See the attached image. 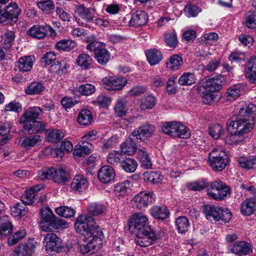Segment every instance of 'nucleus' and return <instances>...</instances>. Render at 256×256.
I'll return each mask as SVG.
<instances>
[{
	"label": "nucleus",
	"mask_w": 256,
	"mask_h": 256,
	"mask_svg": "<svg viewBox=\"0 0 256 256\" xmlns=\"http://www.w3.org/2000/svg\"><path fill=\"white\" fill-rule=\"evenodd\" d=\"M134 137L130 136L121 145L122 152L131 156L135 153L136 150V144L133 140Z\"/></svg>",
	"instance_id": "nucleus-31"
},
{
	"label": "nucleus",
	"mask_w": 256,
	"mask_h": 256,
	"mask_svg": "<svg viewBox=\"0 0 256 256\" xmlns=\"http://www.w3.org/2000/svg\"><path fill=\"white\" fill-rule=\"evenodd\" d=\"M76 231L84 236L78 243V250L82 255L89 254L102 244L103 234L92 217L86 215L79 216L74 224Z\"/></svg>",
	"instance_id": "nucleus-1"
},
{
	"label": "nucleus",
	"mask_w": 256,
	"mask_h": 256,
	"mask_svg": "<svg viewBox=\"0 0 256 256\" xmlns=\"http://www.w3.org/2000/svg\"><path fill=\"white\" fill-rule=\"evenodd\" d=\"M219 184L218 182L214 181L210 184L209 187L208 188V196L213 199L216 200H220L223 199V194H220L218 192V188H220L218 187Z\"/></svg>",
	"instance_id": "nucleus-44"
},
{
	"label": "nucleus",
	"mask_w": 256,
	"mask_h": 256,
	"mask_svg": "<svg viewBox=\"0 0 256 256\" xmlns=\"http://www.w3.org/2000/svg\"><path fill=\"white\" fill-rule=\"evenodd\" d=\"M148 20V16L142 10H138L134 13L130 21L132 26H139L146 24Z\"/></svg>",
	"instance_id": "nucleus-25"
},
{
	"label": "nucleus",
	"mask_w": 256,
	"mask_h": 256,
	"mask_svg": "<svg viewBox=\"0 0 256 256\" xmlns=\"http://www.w3.org/2000/svg\"><path fill=\"white\" fill-rule=\"evenodd\" d=\"M92 148V144L90 142L84 140L80 142L78 144L74 146V158L76 160L89 154L90 153Z\"/></svg>",
	"instance_id": "nucleus-18"
},
{
	"label": "nucleus",
	"mask_w": 256,
	"mask_h": 256,
	"mask_svg": "<svg viewBox=\"0 0 256 256\" xmlns=\"http://www.w3.org/2000/svg\"><path fill=\"white\" fill-rule=\"evenodd\" d=\"M235 110L238 116V120L228 124V130L232 128L238 134L244 136V134L251 132L254 128L256 105L242 102L236 106Z\"/></svg>",
	"instance_id": "nucleus-2"
},
{
	"label": "nucleus",
	"mask_w": 256,
	"mask_h": 256,
	"mask_svg": "<svg viewBox=\"0 0 256 256\" xmlns=\"http://www.w3.org/2000/svg\"><path fill=\"white\" fill-rule=\"evenodd\" d=\"M196 78L192 72L184 73L178 79V82L182 86L191 85L195 83Z\"/></svg>",
	"instance_id": "nucleus-50"
},
{
	"label": "nucleus",
	"mask_w": 256,
	"mask_h": 256,
	"mask_svg": "<svg viewBox=\"0 0 256 256\" xmlns=\"http://www.w3.org/2000/svg\"><path fill=\"white\" fill-rule=\"evenodd\" d=\"M220 80L218 78H210L200 84L199 90H202L216 92L221 89Z\"/></svg>",
	"instance_id": "nucleus-20"
},
{
	"label": "nucleus",
	"mask_w": 256,
	"mask_h": 256,
	"mask_svg": "<svg viewBox=\"0 0 256 256\" xmlns=\"http://www.w3.org/2000/svg\"><path fill=\"white\" fill-rule=\"evenodd\" d=\"M150 80L151 84L155 87L162 86L166 82V79L162 75L152 76Z\"/></svg>",
	"instance_id": "nucleus-64"
},
{
	"label": "nucleus",
	"mask_w": 256,
	"mask_h": 256,
	"mask_svg": "<svg viewBox=\"0 0 256 256\" xmlns=\"http://www.w3.org/2000/svg\"><path fill=\"white\" fill-rule=\"evenodd\" d=\"M15 38V34L12 31H8L0 38V43L4 49H10L12 46Z\"/></svg>",
	"instance_id": "nucleus-40"
},
{
	"label": "nucleus",
	"mask_w": 256,
	"mask_h": 256,
	"mask_svg": "<svg viewBox=\"0 0 256 256\" xmlns=\"http://www.w3.org/2000/svg\"><path fill=\"white\" fill-rule=\"evenodd\" d=\"M224 128L220 124H212L209 127V134L214 139L218 138L224 132Z\"/></svg>",
	"instance_id": "nucleus-52"
},
{
	"label": "nucleus",
	"mask_w": 256,
	"mask_h": 256,
	"mask_svg": "<svg viewBox=\"0 0 256 256\" xmlns=\"http://www.w3.org/2000/svg\"><path fill=\"white\" fill-rule=\"evenodd\" d=\"M148 217L142 212L135 213L132 214L129 221L130 227L134 228L135 232H140L147 230L146 226L148 225Z\"/></svg>",
	"instance_id": "nucleus-8"
},
{
	"label": "nucleus",
	"mask_w": 256,
	"mask_h": 256,
	"mask_svg": "<svg viewBox=\"0 0 256 256\" xmlns=\"http://www.w3.org/2000/svg\"><path fill=\"white\" fill-rule=\"evenodd\" d=\"M244 24L248 28H256V14L253 12L247 13L244 17Z\"/></svg>",
	"instance_id": "nucleus-55"
},
{
	"label": "nucleus",
	"mask_w": 256,
	"mask_h": 256,
	"mask_svg": "<svg viewBox=\"0 0 256 256\" xmlns=\"http://www.w3.org/2000/svg\"><path fill=\"white\" fill-rule=\"evenodd\" d=\"M116 176L114 168L108 165L101 167L98 174V178L103 184H108L113 180Z\"/></svg>",
	"instance_id": "nucleus-16"
},
{
	"label": "nucleus",
	"mask_w": 256,
	"mask_h": 256,
	"mask_svg": "<svg viewBox=\"0 0 256 256\" xmlns=\"http://www.w3.org/2000/svg\"><path fill=\"white\" fill-rule=\"evenodd\" d=\"M256 209V199L247 198L242 204L240 210L244 216L251 215Z\"/></svg>",
	"instance_id": "nucleus-30"
},
{
	"label": "nucleus",
	"mask_w": 256,
	"mask_h": 256,
	"mask_svg": "<svg viewBox=\"0 0 256 256\" xmlns=\"http://www.w3.org/2000/svg\"><path fill=\"white\" fill-rule=\"evenodd\" d=\"M44 88L42 83L32 82L26 90L28 94H40Z\"/></svg>",
	"instance_id": "nucleus-56"
},
{
	"label": "nucleus",
	"mask_w": 256,
	"mask_h": 256,
	"mask_svg": "<svg viewBox=\"0 0 256 256\" xmlns=\"http://www.w3.org/2000/svg\"><path fill=\"white\" fill-rule=\"evenodd\" d=\"M156 104V99L152 94L144 97L142 99L140 108L142 110L152 108Z\"/></svg>",
	"instance_id": "nucleus-49"
},
{
	"label": "nucleus",
	"mask_w": 256,
	"mask_h": 256,
	"mask_svg": "<svg viewBox=\"0 0 256 256\" xmlns=\"http://www.w3.org/2000/svg\"><path fill=\"white\" fill-rule=\"evenodd\" d=\"M228 250L230 252L241 256L250 254L252 251V248L249 243L245 241H239L229 245Z\"/></svg>",
	"instance_id": "nucleus-13"
},
{
	"label": "nucleus",
	"mask_w": 256,
	"mask_h": 256,
	"mask_svg": "<svg viewBox=\"0 0 256 256\" xmlns=\"http://www.w3.org/2000/svg\"><path fill=\"white\" fill-rule=\"evenodd\" d=\"M96 90L95 86L90 84H82L78 88V92L84 96H90Z\"/></svg>",
	"instance_id": "nucleus-60"
},
{
	"label": "nucleus",
	"mask_w": 256,
	"mask_h": 256,
	"mask_svg": "<svg viewBox=\"0 0 256 256\" xmlns=\"http://www.w3.org/2000/svg\"><path fill=\"white\" fill-rule=\"evenodd\" d=\"M156 240V236L150 228L136 232V243L142 247L150 246Z\"/></svg>",
	"instance_id": "nucleus-11"
},
{
	"label": "nucleus",
	"mask_w": 256,
	"mask_h": 256,
	"mask_svg": "<svg viewBox=\"0 0 256 256\" xmlns=\"http://www.w3.org/2000/svg\"><path fill=\"white\" fill-rule=\"evenodd\" d=\"M161 130L164 134L175 138H186L190 136V130L182 122H166L162 125Z\"/></svg>",
	"instance_id": "nucleus-6"
},
{
	"label": "nucleus",
	"mask_w": 256,
	"mask_h": 256,
	"mask_svg": "<svg viewBox=\"0 0 256 256\" xmlns=\"http://www.w3.org/2000/svg\"><path fill=\"white\" fill-rule=\"evenodd\" d=\"M21 12V9L18 4L14 2H10L4 12L7 20L10 19L14 21L17 20L18 16Z\"/></svg>",
	"instance_id": "nucleus-27"
},
{
	"label": "nucleus",
	"mask_w": 256,
	"mask_h": 256,
	"mask_svg": "<svg viewBox=\"0 0 256 256\" xmlns=\"http://www.w3.org/2000/svg\"><path fill=\"white\" fill-rule=\"evenodd\" d=\"M78 15L86 22H91L94 17V11L86 8L82 6H79L76 10Z\"/></svg>",
	"instance_id": "nucleus-42"
},
{
	"label": "nucleus",
	"mask_w": 256,
	"mask_h": 256,
	"mask_svg": "<svg viewBox=\"0 0 256 256\" xmlns=\"http://www.w3.org/2000/svg\"><path fill=\"white\" fill-rule=\"evenodd\" d=\"M38 242L33 240H29L26 242L20 244L13 252L14 256H32L34 252Z\"/></svg>",
	"instance_id": "nucleus-10"
},
{
	"label": "nucleus",
	"mask_w": 256,
	"mask_h": 256,
	"mask_svg": "<svg viewBox=\"0 0 256 256\" xmlns=\"http://www.w3.org/2000/svg\"><path fill=\"white\" fill-rule=\"evenodd\" d=\"M40 140V136L38 135L26 137L22 142V146L26 148H29L34 146Z\"/></svg>",
	"instance_id": "nucleus-57"
},
{
	"label": "nucleus",
	"mask_w": 256,
	"mask_h": 256,
	"mask_svg": "<svg viewBox=\"0 0 256 256\" xmlns=\"http://www.w3.org/2000/svg\"><path fill=\"white\" fill-rule=\"evenodd\" d=\"M42 188V185L38 184L26 190L24 194L21 196V200L23 204L28 205L32 204L35 199L36 192L41 190Z\"/></svg>",
	"instance_id": "nucleus-22"
},
{
	"label": "nucleus",
	"mask_w": 256,
	"mask_h": 256,
	"mask_svg": "<svg viewBox=\"0 0 256 256\" xmlns=\"http://www.w3.org/2000/svg\"><path fill=\"white\" fill-rule=\"evenodd\" d=\"M228 130L230 134L226 136L224 138V142L226 144L228 145L238 144L244 140L245 136L240 134L232 128L231 130H228Z\"/></svg>",
	"instance_id": "nucleus-28"
},
{
	"label": "nucleus",
	"mask_w": 256,
	"mask_h": 256,
	"mask_svg": "<svg viewBox=\"0 0 256 256\" xmlns=\"http://www.w3.org/2000/svg\"><path fill=\"white\" fill-rule=\"evenodd\" d=\"M230 156L222 148H214L208 154V160H229Z\"/></svg>",
	"instance_id": "nucleus-29"
},
{
	"label": "nucleus",
	"mask_w": 256,
	"mask_h": 256,
	"mask_svg": "<svg viewBox=\"0 0 256 256\" xmlns=\"http://www.w3.org/2000/svg\"><path fill=\"white\" fill-rule=\"evenodd\" d=\"M38 8L46 14H50L54 10V6L52 0L37 4Z\"/></svg>",
	"instance_id": "nucleus-61"
},
{
	"label": "nucleus",
	"mask_w": 256,
	"mask_h": 256,
	"mask_svg": "<svg viewBox=\"0 0 256 256\" xmlns=\"http://www.w3.org/2000/svg\"><path fill=\"white\" fill-rule=\"evenodd\" d=\"M245 74L251 82L256 84V56L251 58L245 64Z\"/></svg>",
	"instance_id": "nucleus-23"
},
{
	"label": "nucleus",
	"mask_w": 256,
	"mask_h": 256,
	"mask_svg": "<svg viewBox=\"0 0 256 256\" xmlns=\"http://www.w3.org/2000/svg\"><path fill=\"white\" fill-rule=\"evenodd\" d=\"M42 112V110L38 106H34L28 108L22 114L20 119V123L28 124L32 122V121L36 120L38 118Z\"/></svg>",
	"instance_id": "nucleus-19"
},
{
	"label": "nucleus",
	"mask_w": 256,
	"mask_h": 256,
	"mask_svg": "<svg viewBox=\"0 0 256 256\" xmlns=\"http://www.w3.org/2000/svg\"><path fill=\"white\" fill-rule=\"evenodd\" d=\"M176 224L179 232L185 233L188 230L189 222L188 218L184 216H179L176 221Z\"/></svg>",
	"instance_id": "nucleus-47"
},
{
	"label": "nucleus",
	"mask_w": 256,
	"mask_h": 256,
	"mask_svg": "<svg viewBox=\"0 0 256 256\" xmlns=\"http://www.w3.org/2000/svg\"><path fill=\"white\" fill-rule=\"evenodd\" d=\"M201 12V9L192 4H186L184 9V13L188 18L196 17Z\"/></svg>",
	"instance_id": "nucleus-53"
},
{
	"label": "nucleus",
	"mask_w": 256,
	"mask_h": 256,
	"mask_svg": "<svg viewBox=\"0 0 256 256\" xmlns=\"http://www.w3.org/2000/svg\"><path fill=\"white\" fill-rule=\"evenodd\" d=\"M92 61V58L90 56L86 54H80L76 59L78 64L84 70L88 69L90 68Z\"/></svg>",
	"instance_id": "nucleus-48"
},
{
	"label": "nucleus",
	"mask_w": 256,
	"mask_h": 256,
	"mask_svg": "<svg viewBox=\"0 0 256 256\" xmlns=\"http://www.w3.org/2000/svg\"><path fill=\"white\" fill-rule=\"evenodd\" d=\"M11 130V125L10 122H4L0 124V136H2V139L0 140V145L6 144L10 138L8 135Z\"/></svg>",
	"instance_id": "nucleus-43"
},
{
	"label": "nucleus",
	"mask_w": 256,
	"mask_h": 256,
	"mask_svg": "<svg viewBox=\"0 0 256 256\" xmlns=\"http://www.w3.org/2000/svg\"><path fill=\"white\" fill-rule=\"evenodd\" d=\"M114 113L118 117L125 116L128 112L127 102L120 100L117 102L114 108Z\"/></svg>",
	"instance_id": "nucleus-45"
},
{
	"label": "nucleus",
	"mask_w": 256,
	"mask_h": 256,
	"mask_svg": "<svg viewBox=\"0 0 256 256\" xmlns=\"http://www.w3.org/2000/svg\"><path fill=\"white\" fill-rule=\"evenodd\" d=\"M88 210L90 214L93 215H98L104 212V206L100 204L91 203L89 204Z\"/></svg>",
	"instance_id": "nucleus-62"
},
{
	"label": "nucleus",
	"mask_w": 256,
	"mask_h": 256,
	"mask_svg": "<svg viewBox=\"0 0 256 256\" xmlns=\"http://www.w3.org/2000/svg\"><path fill=\"white\" fill-rule=\"evenodd\" d=\"M147 60L150 65H155L162 60L161 52L156 49H151L146 52Z\"/></svg>",
	"instance_id": "nucleus-39"
},
{
	"label": "nucleus",
	"mask_w": 256,
	"mask_h": 256,
	"mask_svg": "<svg viewBox=\"0 0 256 256\" xmlns=\"http://www.w3.org/2000/svg\"><path fill=\"white\" fill-rule=\"evenodd\" d=\"M61 240L54 233L47 234L44 238V244L47 251L58 252L62 247Z\"/></svg>",
	"instance_id": "nucleus-12"
},
{
	"label": "nucleus",
	"mask_w": 256,
	"mask_h": 256,
	"mask_svg": "<svg viewBox=\"0 0 256 256\" xmlns=\"http://www.w3.org/2000/svg\"><path fill=\"white\" fill-rule=\"evenodd\" d=\"M46 135L48 141L52 143L60 142L64 136V132L58 129L47 130Z\"/></svg>",
	"instance_id": "nucleus-37"
},
{
	"label": "nucleus",
	"mask_w": 256,
	"mask_h": 256,
	"mask_svg": "<svg viewBox=\"0 0 256 256\" xmlns=\"http://www.w3.org/2000/svg\"><path fill=\"white\" fill-rule=\"evenodd\" d=\"M48 32L50 33L51 35L56 33L54 29L47 24L44 26L36 25L30 29L28 34L33 38L42 39L46 36Z\"/></svg>",
	"instance_id": "nucleus-15"
},
{
	"label": "nucleus",
	"mask_w": 256,
	"mask_h": 256,
	"mask_svg": "<svg viewBox=\"0 0 256 256\" xmlns=\"http://www.w3.org/2000/svg\"><path fill=\"white\" fill-rule=\"evenodd\" d=\"M70 65L62 61L61 62H56L52 64L49 68L50 72L56 74L58 76H62L66 74L68 68H70Z\"/></svg>",
	"instance_id": "nucleus-33"
},
{
	"label": "nucleus",
	"mask_w": 256,
	"mask_h": 256,
	"mask_svg": "<svg viewBox=\"0 0 256 256\" xmlns=\"http://www.w3.org/2000/svg\"><path fill=\"white\" fill-rule=\"evenodd\" d=\"M204 212L208 220L219 224L228 222L232 217V213L228 209L214 205L205 206Z\"/></svg>",
	"instance_id": "nucleus-3"
},
{
	"label": "nucleus",
	"mask_w": 256,
	"mask_h": 256,
	"mask_svg": "<svg viewBox=\"0 0 256 256\" xmlns=\"http://www.w3.org/2000/svg\"><path fill=\"white\" fill-rule=\"evenodd\" d=\"M87 40L91 42L86 47L90 52L94 54L95 58L100 64L105 65L110 60V52L106 48L104 43L99 42H93L94 37L90 36L87 37Z\"/></svg>",
	"instance_id": "nucleus-5"
},
{
	"label": "nucleus",
	"mask_w": 256,
	"mask_h": 256,
	"mask_svg": "<svg viewBox=\"0 0 256 256\" xmlns=\"http://www.w3.org/2000/svg\"><path fill=\"white\" fill-rule=\"evenodd\" d=\"M120 166L126 172H133L136 170L138 164L136 161H121Z\"/></svg>",
	"instance_id": "nucleus-59"
},
{
	"label": "nucleus",
	"mask_w": 256,
	"mask_h": 256,
	"mask_svg": "<svg viewBox=\"0 0 256 256\" xmlns=\"http://www.w3.org/2000/svg\"><path fill=\"white\" fill-rule=\"evenodd\" d=\"M151 216L158 220H164L170 214V212L166 206H154L150 209Z\"/></svg>",
	"instance_id": "nucleus-26"
},
{
	"label": "nucleus",
	"mask_w": 256,
	"mask_h": 256,
	"mask_svg": "<svg viewBox=\"0 0 256 256\" xmlns=\"http://www.w3.org/2000/svg\"><path fill=\"white\" fill-rule=\"evenodd\" d=\"M34 60V57L33 56L21 57L16 64V68L20 72H28L32 68Z\"/></svg>",
	"instance_id": "nucleus-24"
},
{
	"label": "nucleus",
	"mask_w": 256,
	"mask_h": 256,
	"mask_svg": "<svg viewBox=\"0 0 256 256\" xmlns=\"http://www.w3.org/2000/svg\"><path fill=\"white\" fill-rule=\"evenodd\" d=\"M240 88L238 86H233L228 88L224 94V96L228 100L236 99L240 96Z\"/></svg>",
	"instance_id": "nucleus-54"
},
{
	"label": "nucleus",
	"mask_w": 256,
	"mask_h": 256,
	"mask_svg": "<svg viewBox=\"0 0 256 256\" xmlns=\"http://www.w3.org/2000/svg\"><path fill=\"white\" fill-rule=\"evenodd\" d=\"M132 182L127 180L124 182L116 184L114 188V193L116 196L120 198L128 194L132 187Z\"/></svg>",
	"instance_id": "nucleus-21"
},
{
	"label": "nucleus",
	"mask_w": 256,
	"mask_h": 256,
	"mask_svg": "<svg viewBox=\"0 0 256 256\" xmlns=\"http://www.w3.org/2000/svg\"><path fill=\"white\" fill-rule=\"evenodd\" d=\"M102 82L103 86L109 90H120L127 84L126 78L114 76H105Z\"/></svg>",
	"instance_id": "nucleus-7"
},
{
	"label": "nucleus",
	"mask_w": 256,
	"mask_h": 256,
	"mask_svg": "<svg viewBox=\"0 0 256 256\" xmlns=\"http://www.w3.org/2000/svg\"><path fill=\"white\" fill-rule=\"evenodd\" d=\"M28 210L23 204L17 203L12 206L10 212L12 215L15 218H21L27 213Z\"/></svg>",
	"instance_id": "nucleus-46"
},
{
	"label": "nucleus",
	"mask_w": 256,
	"mask_h": 256,
	"mask_svg": "<svg viewBox=\"0 0 256 256\" xmlns=\"http://www.w3.org/2000/svg\"><path fill=\"white\" fill-rule=\"evenodd\" d=\"M12 226L9 218L6 216L0 217V234L8 236L12 233Z\"/></svg>",
	"instance_id": "nucleus-32"
},
{
	"label": "nucleus",
	"mask_w": 256,
	"mask_h": 256,
	"mask_svg": "<svg viewBox=\"0 0 256 256\" xmlns=\"http://www.w3.org/2000/svg\"><path fill=\"white\" fill-rule=\"evenodd\" d=\"M112 100L110 97L104 95H100L98 96L94 104L95 105L99 106L101 107L106 108L110 104Z\"/></svg>",
	"instance_id": "nucleus-63"
},
{
	"label": "nucleus",
	"mask_w": 256,
	"mask_h": 256,
	"mask_svg": "<svg viewBox=\"0 0 256 256\" xmlns=\"http://www.w3.org/2000/svg\"><path fill=\"white\" fill-rule=\"evenodd\" d=\"M77 120L80 125L87 126L92 122L93 116L90 110L84 109L78 114Z\"/></svg>",
	"instance_id": "nucleus-38"
},
{
	"label": "nucleus",
	"mask_w": 256,
	"mask_h": 256,
	"mask_svg": "<svg viewBox=\"0 0 256 256\" xmlns=\"http://www.w3.org/2000/svg\"><path fill=\"white\" fill-rule=\"evenodd\" d=\"M76 46L75 42L69 39H63L57 42L54 46L55 48L58 50L70 52Z\"/></svg>",
	"instance_id": "nucleus-35"
},
{
	"label": "nucleus",
	"mask_w": 256,
	"mask_h": 256,
	"mask_svg": "<svg viewBox=\"0 0 256 256\" xmlns=\"http://www.w3.org/2000/svg\"><path fill=\"white\" fill-rule=\"evenodd\" d=\"M55 212L58 216L66 218L72 217L74 216L76 213L74 209L66 206H61L56 208L55 209Z\"/></svg>",
	"instance_id": "nucleus-51"
},
{
	"label": "nucleus",
	"mask_w": 256,
	"mask_h": 256,
	"mask_svg": "<svg viewBox=\"0 0 256 256\" xmlns=\"http://www.w3.org/2000/svg\"><path fill=\"white\" fill-rule=\"evenodd\" d=\"M155 128L153 125L146 124L133 130L131 136L142 141L150 138L154 133Z\"/></svg>",
	"instance_id": "nucleus-14"
},
{
	"label": "nucleus",
	"mask_w": 256,
	"mask_h": 256,
	"mask_svg": "<svg viewBox=\"0 0 256 256\" xmlns=\"http://www.w3.org/2000/svg\"><path fill=\"white\" fill-rule=\"evenodd\" d=\"M155 200V196L150 191L140 192L133 198L132 201L137 208H142L153 203Z\"/></svg>",
	"instance_id": "nucleus-9"
},
{
	"label": "nucleus",
	"mask_w": 256,
	"mask_h": 256,
	"mask_svg": "<svg viewBox=\"0 0 256 256\" xmlns=\"http://www.w3.org/2000/svg\"><path fill=\"white\" fill-rule=\"evenodd\" d=\"M23 127L30 134L38 133L44 130V125L41 122L34 120L32 121V122L24 124Z\"/></svg>",
	"instance_id": "nucleus-36"
},
{
	"label": "nucleus",
	"mask_w": 256,
	"mask_h": 256,
	"mask_svg": "<svg viewBox=\"0 0 256 256\" xmlns=\"http://www.w3.org/2000/svg\"><path fill=\"white\" fill-rule=\"evenodd\" d=\"M88 186V182L85 176L81 174H76L72 179L70 188L75 192H80L85 190Z\"/></svg>",
	"instance_id": "nucleus-17"
},
{
	"label": "nucleus",
	"mask_w": 256,
	"mask_h": 256,
	"mask_svg": "<svg viewBox=\"0 0 256 256\" xmlns=\"http://www.w3.org/2000/svg\"><path fill=\"white\" fill-rule=\"evenodd\" d=\"M26 236V232L25 230H18L12 236L8 238V244L9 246H13L16 244L20 240Z\"/></svg>",
	"instance_id": "nucleus-58"
},
{
	"label": "nucleus",
	"mask_w": 256,
	"mask_h": 256,
	"mask_svg": "<svg viewBox=\"0 0 256 256\" xmlns=\"http://www.w3.org/2000/svg\"><path fill=\"white\" fill-rule=\"evenodd\" d=\"M183 64L182 58L179 55L171 56L166 62V67L172 70H176L180 68Z\"/></svg>",
	"instance_id": "nucleus-41"
},
{
	"label": "nucleus",
	"mask_w": 256,
	"mask_h": 256,
	"mask_svg": "<svg viewBox=\"0 0 256 256\" xmlns=\"http://www.w3.org/2000/svg\"><path fill=\"white\" fill-rule=\"evenodd\" d=\"M201 93L202 102L206 104H212L217 102L220 98L216 92L202 90Z\"/></svg>",
	"instance_id": "nucleus-34"
},
{
	"label": "nucleus",
	"mask_w": 256,
	"mask_h": 256,
	"mask_svg": "<svg viewBox=\"0 0 256 256\" xmlns=\"http://www.w3.org/2000/svg\"><path fill=\"white\" fill-rule=\"evenodd\" d=\"M38 176L42 180H52L55 183L59 184H66L70 178L68 172L62 166L58 168H44L39 172Z\"/></svg>",
	"instance_id": "nucleus-4"
}]
</instances>
